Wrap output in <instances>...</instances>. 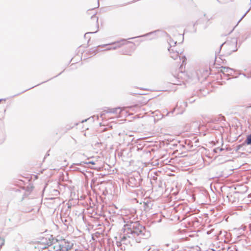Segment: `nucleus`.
<instances>
[{"instance_id": "obj_1", "label": "nucleus", "mask_w": 251, "mask_h": 251, "mask_svg": "<svg viewBox=\"0 0 251 251\" xmlns=\"http://www.w3.org/2000/svg\"><path fill=\"white\" fill-rule=\"evenodd\" d=\"M45 242L44 238H43L38 243V248L44 249L50 246L51 249H53L55 251H68L72 248V245L70 243L65 239L60 240H56L52 243L44 244Z\"/></svg>"}, {"instance_id": "obj_2", "label": "nucleus", "mask_w": 251, "mask_h": 251, "mask_svg": "<svg viewBox=\"0 0 251 251\" xmlns=\"http://www.w3.org/2000/svg\"><path fill=\"white\" fill-rule=\"evenodd\" d=\"M177 49L178 48L176 46L170 47L169 49V51L171 57L175 60L173 62L174 65L175 66H179L180 72H182V67L186 64V58L184 56H180L179 55Z\"/></svg>"}, {"instance_id": "obj_3", "label": "nucleus", "mask_w": 251, "mask_h": 251, "mask_svg": "<svg viewBox=\"0 0 251 251\" xmlns=\"http://www.w3.org/2000/svg\"><path fill=\"white\" fill-rule=\"evenodd\" d=\"M127 230L130 231V233L133 236H144L146 232V229L144 226L141 225L138 222L132 223Z\"/></svg>"}, {"instance_id": "obj_4", "label": "nucleus", "mask_w": 251, "mask_h": 251, "mask_svg": "<svg viewBox=\"0 0 251 251\" xmlns=\"http://www.w3.org/2000/svg\"><path fill=\"white\" fill-rule=\"evenodd\" d=\"M122 45H125L124 53L126 55H130L135 49V45L132 43L125 41Z\"/></svg>"}, {"instance_id": "obj_5", "label": "nucleus", "mask_w": 251, "mask_h": 251, "mask_svg": "<svg viewBox=\"0 0 251 251\" xmlns=\"http://www.w3.org/2000/svg\"><path fill=\"white\" fill-rule=\"evenodd\" d=\"M149 100L150 99L147 98L145 96H140L137 98V104H136V106H141L145 105L148 103Z\"/></svg>"}, {"instance_id": "obj_6", "label": "nucleus", "mask_w": 251, "mask_h": 251, "mask_svg": "<svg viewBox=\"0 0 251 251\" xmlns=\"http://www.w3.org/2000/svg\"><path fill=\"white\" fill-rule=\"evenodd\" d=\"M231 69L228 67L222 66L221 68V72L224 74L226 73L227 75H229V73H231Z\"/></svg>"}, {"instance_id": "obj_7", "label": "nucleus", "mask_w": 251, "mask_h": 251, "mask_svg": "<svg viewBox=\"0 0 251 251\" xmlns=\"http://www.w3.org/2000/svg\"><path fill=\"white\" fill-rule=\"evenodd\" d=\"M126 239H128V242L130 243V238L129 236L128 237V238H127L126 237V236H124L123 237H122V239H121V241L123 242V244H126V243H125V241L126 240Z\"/></svg>"}, {"instance_id": "obj_8", "label": "nucleus", "mask_w": 251, "mask_h": 251, "mask_svg": "<svg viewBox=\"0 0 251 251\" xmlns=\"http://www.w3.org/2000/svg\"><path fill=\"white\" fill-rule=\"evenodd\" d=\"M246 143L248 145L251 144V135H249L247 137V138L246 140Z\"/></svg>"}, {"instance_id": "obj_9", "label": "nucleus", "mask_w": 251, "mask_h": 251, "mask_svg": "<svg viewBox=\"0 0 251 251\" xmlns=\"http://www.w3.org/2000/svg\"><path fill=\"white\" fill-rule=\"evenodd\" d=\"M86 164L87 165H89V164L95 165V163L93 161H90V162H87Z\"/></svg>"}, {"instance_id": "obj_10", "label": "nucleus", "mask_w": 251, "mask_h": 251, "mask_svg": "<svg viewBox=\"0 0 251 251\" xmlns=\"http://www.w3.org/2000/svg\"><path fill=\"white\" fill-rule=\"evenodd\" d=\"M233 30V28H231L229 29V31L228 32V34L231 33L232 32V31Z\"/></svg>"}, {"instance_id": "obj_11", "label": "nucleus", "mask_w": 251, "mask_h": 251, "mask_svg": "<svg viewBox=\"0 0 251 251\" xmlns=\"http://www.w3.org/2000/svg\"><path fill=\"white\" fill-rule=\"evenodd\" d=\"M2 99H0V103H1V102L2 101Z\"/></svg>"}]
</instances>
